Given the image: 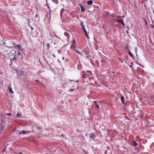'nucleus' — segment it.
Returning <instances> with one entry per match:
<instances>
[{
	"instance_id": "1",
	"label": "nucleus",
	"mask_w": 154,
	"mask_h": 154,
	"mask_svg": "<svg viewBox=\"0 0 154 154\" xmlns=\"http://www.w3.org/2000/svg\"><path fill=\"white\" fill-rule=\"evenodd\" d=\"M9 49L11 50L10 53L14 56L13 58L16 59L19 57L20 54V53L21 47L19 45H15L14 47H9Z\"/></svg>"
},
{
	"instance_id": "2",
	"label": "nucleus",
	"mask_w": 154,
	"mask_h": 154,
	"mask_svg": "<svg viewBox=\"0 0 154 154\" xmlns=\"http://www.w3.org/2000/svg\"><path fill=\"white\" fill-rule=\"evenodd\" d=\"M17 131L18 134L20 135L28 134L31 132L30 131H27L24 130L22 131Z\"/></svg>"
},
{
	"instance_id": "3",
	"label": "nucleus",
	"mask_w": 154,
	"mask_h": 154,
	"mask_svg": "<svg viewBox=\"0 0 154 154\" xmlns=\"http://www.w3.org/2000/svg\"><path fill=\"white\" fill-rule=\"evenodd\" d=\"M82 28L83 30L85 32V35L86 36V37L87 38H89V36L88 35L87 33V31L85 29V27L83 25H82Z\"/></svg>"
},
{
	"instance_id": "4",
	"label": "nucleus",
	"mask_w": 154,
	"mask_h": 154,
	"mask_svg": "<svg viewBox=\"0 0 154 154\" xmlns=\"http://www.w3.org/2000/svg\"><path fill=\"white\" fill-rule=\"evenodd\" d=\"M117 22L118 23H121L123 26L124 25V23H123V20L122 18H119L117 20Z\"/></svg>"
},
{
	"instance_id": "5",
	"label": "nucleus",
	"mask_w": 154,
	"mask_h": 154,
	"mask_svg": "<svg viewBox=\"0 0 154 154\" xmlns=\"http://www.w3.org/2000/svg\"><path fill=\"white\" fill-rule=\"evenodd\" d=\"M8 90L9 93H11L12 94L14 93V91H12V88L11 86H8Z\"/></svg>"
},
{
	"instance_id": "6",
	"label": "nucleus",
	"mask_w": 154,
	"mask_h": 154,
	"mask_svg": "<svg viewBox=\"0 0 154 154\" xmlns=\"http://www.w3.org/2000/svg\"><path fill=\"white\" fill-rule=\"evenodd\" d=\"M131 144L132 146H137V143L134 141H133L131 142Z\"/></svg>"
},
{
	"instance_id": "7",
	"label": "nucleus",
	"mask_w": 154,
	"mask_h": 154,
	"mask_svg": "<svg viewBox=\"0 0 154 154\" xmlns=\"http://www.w3.org/2000/svg\"><path fill=\"white\" fill-rule=\"evenodd\" d=\"M80 7L81 8V11L84 12L85 11V9L83 7V6L81 4L80 5Z\"/></svg>"
},
{
	"instance_id": "8",
	"label": "nucleus",
	"mask_w": 154,
	"mask_h": 154,
	"mask_svg": "<svg viewBox=\"0 0 154 154\" xmlns=\"http://www.w3.org/2000/svg\"><path fill=\"white\" fill-rule=\"evenodd\" d=\"M120 99L121 100L122 102L123 103H124L125 98L123 96H121L120 97Z\"/></svg>"
},
{
	"instance_id": "9",
	"label": "nucleus",
	"mask_w": 154,
	"mask_h": 154,
	"mask_svg": "<svg viewBox=\"0 0 154 154\" xmlns=\"http://www.w3.org/2000/svg\"><path fill=\"white\" fill-rule=\"evenodd\" d=\"M87 4L88 5H91L93 4V2L92 0L88 1H87Z\"/></svg>"
},
{
	"instance_id": "10",
	"label": "nucleus",
	"mask_w": 154,
	"mask_h": 154,
	"mask_svg": "<svg viewBox=\"0 0 154 154\" xmlns=\"http://www.w3.org/2000/svg\"><path fill=\"white\" fill-rule=\"evenodd\" d=\"M94 104L95 105L97 108H99V105L97 104V101H94Z\"/></svg>"
},
{
	"instance_id": "11",
	"label": "nucleus",
	"mask_w": 154,
	"mask_h": 154,
	"mask_svg": "<svg viewBox=\"0 0 154 154\" xmlns=\"http://www.w3.org/2000/svg\"><path fill=\"white\" fill-rule=\"evenodd\" d=\"M65 10L64 9H62L60 11V15H61V14L63 13L64 11Z\"/></svg>"
},
{
	"instance_id": "12",
	"label": "nucleus",
	"mask_w": 154,
	"mask_h": 154,
	"mask_svg": "<svg viewBox=\"0 0 154 154\" xmlns=\"http://www.w3.org/2000/svg\"><path fill=\"white\" fill-rule=\"evenodd\" d=\"M137 47H136L135 48V52L136 54H137Z\"/></svg>"
},
{
	"instance_id": "13",
	"label": "nucleus",
	"mask_w": 154,
	"mask_h": 154,
	"mask_svg": "<svg viewBox=\"0 0 154 154\" xmlns=\"http://www.w3.org/2000/svg\"><path fill=\"white\" fill-rule=\"evenodd\" d=\"M7 115L8 116H11V114L10 113H8L7 114Z\"/></svg>"
},
{
	"instance_id": "14",
	"label": "nucleus",
	"mask_w": 154,
	"mask_h": 154,
	"mask_svg": "<svg viewBox=\"0 0 154 154\" xmlns=\"http://www.w3.org/2000/svg\"><path fill=\"white\" fill-rule=\"evenodd\" d=\"M69 91L70 92L73 91H74V89H70L69 90Z\"/></svg>"
},
{
	"instance_id": "15",
	"label": "nucleus",
	"mask_w": 154,
	"mask_h": 154,
	"mask_svg": "<svg viewBox=\"0 0 154 154\" xmlns=\"http://www.w3.org/2000/svg\"><path fill=\"white\" fill-rule=\"evenodd\" d=\"M21 116V115L19 113H17V117H19L20 116Z\"/></svg>"
},
{
	"instance_id": "16",
	"label": "nucleus",
	"mask_w": 154,
	"mask_h": 154,
	"mask_svg": "<svg viewBox=\"0 0 154 154\" xmlns=\"http://www.w3.org/2000/svg\"><path fill=\"white\" fill-rule=\"evenodd\" d=\"M64 34L65 35L67 36V35H68V34L67 33L65 32L64 33Z\"/></svg>"
},
{
	"instance_id": "17",
	"label": "nucleus",
	"mask_w": 154,
	"mask_h": 154,
	"mask_svg": "<svg viewBox=\"0 0 154 154\" xmlns=\"http://www.w3.org/2000/svg\"><path fill=\"white\" fill-rule=\"evenodd\" d=\"M76 52L79 54H81L77 50L76 51Z\"/></svg>"
},
{
	"instance_id": "18",
	"label": "nucleus",
	"mask_w": 154,
	"mask_h": 154,
	"mask_svg": "<svg viewBox=\"0 0 154 154\" xmlns=\"http://www.w3.org/2000/svg\"><path fill=\"white\" fill-rule=\"evenodd\" d=\"M129 54L130 55H132V54L131 52H129Z\"/></svg>"
},
{
	"instance_id": "19",
	"label": "nucleus",
	"mask_w": 154,
	"mask_h": 154,
	"mask_svg": "<svg viewBox=\"0 0 154 154\" xmlns=\"http://www.w3.org/2000/svg\"><path fill=\"white\" fill-rule=\"evenodd\" d=\"M151 26L153 28H154V26L153 25H151Z\"/></svg>"
},
{
	"instance_id": "20",
	"label": "nucleus",
	"mask_w": 154,
	"mask_h": 154,
	"mask_svg": "<svg viewBox=\"0 0 154 154\" xmlns=\"http://www.w3.org/2000/svg\"><path fill=\"white\" fill-rule=\"evenodd\" d=\"M112 17H114V14H112Z\"/></svg>"
},
{
	"instance_id": "21",
	"label": "nucleus",
	"mask_w": 154,
	"mask_h": 154,
	"mask_svg": "<svg viewBox=\"0 0 154 154\" xmlns=\"http://www.w3.org/2000/svg\"><path fill=\"white\" fill-rule=\"evenodd\" d=\"M75 40H73V43H74L75 42Z\"/></svg>"
},
{
	"instance_id": "22",
	"label": "nucleus",
	"mask_w": 154,
	"mask_h": 154,
	"mask_svg": "<svg viewBox=\"0 0 154 154\" xmlns=\"http://www.w3.org/2000/svg\"><path fill=\"white\" fill-rule=\"evenodd\" d=\"M18 154H23L21 152H19L18 153Z\"/></svg>"
},
{
	"instance_id": "23",
	"label": "nucleus",
	"mask_w": 154,
	"mask_h": 154,
	"mask_svg": "<svg viewBox=\"0 0 154 154\" xmlns=\"http://www.w3.org/2000/svg\"><path fill=\"white\" fill-rule=\"evenodd\" d=\"M37 16H38V15H37V14H36V17H37Z\"/></svg>"
},
{
	"instance_id": "24",
	"label": "nucleus",
	"mask_w": 154,
	"mask_h": 154,
	"mask_svg": "<svg viewBox=\"0 0 154 154\" xmlns=\"http://www.w3.org/2000/svg\"><path fill=\"white\" fill-rule=\"evenodd\" d=\"M86 57L88 58V56H86Z\"/></svg>"
}]
</instances>
